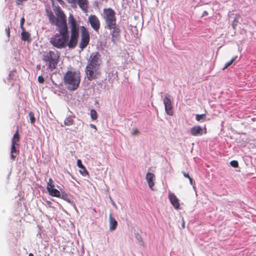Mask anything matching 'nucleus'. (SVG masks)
Instances as JSON below:
<instances>
[{
	"label": "nucleus",
	"mask_w": 256,
	"mask_h": 256,
	"mask_svg": "<svg viewBox=\"0 0 256 256\" xmlns=\"http://www.w3.org/2000/svg\"><path fill=\"white\" fill-rule=\"evenodd\" d=\"M101 63V56L99 52H94L90 54L86 68V74L88 80L98 78Z\"/></svg>",
	"instance_id": "nucleus-1"
},
{
	"label": "nucleus",
	"mask_w": 256,
	"mask_h": 256,
	"mask_svg": "<svg viewBox=\"0 0 256 256\" xmlns=\"http://www.w3.org/2000/svg\"><path fill=\"white\" fill-rule=\"evenodd\" d=\"M102 17L106 23L105 28L115 26L116 24V13L112 8H104Z\"/></svg>",
	"instance_id": "nucleus-2"
},
{
	"label": "nucleus",
	"mask_w": 256,
	"mask_h": 256,
	"mask_svg": "<svg viewBox=\"0 0 256 256\" xmlns=\"http://www.w3.org/2000/svg\"><path fill=\"white\" fill-rule=\"evenodd\" d=\"M43 60L48 62V68L51 70L55 68L58 58V54L52 51H49L43 54Z\"/></svg>",
	"instance_id": "nucleus-3"
},
{
	"label": "nucleus",
	"mask_w": 256,
	"mask_h": 256,
	"mask_svg": "<svg viewBox=\"0 0 256 256\" xmlns=\"http://www.w3.org/2000/svg\"><path fill=\"white\" fill-rule=\"evenodd\" d=\"M60 22H58L56 25L58 28V31L61 36L70 38L68 32V28L66 24V16L62 15L60 16Z\"/></svg>",
	"instance_id": "nucleus-4"
},
{
	"label": "nucleus",
	"mask_w": 256,
	"mask_h": 256,
	"mask_svg": "<svg viewBox=\"0 0 256 256\" xmlns=\"http://www.w3.org/2000/svg\"><path fill=\"white\" fill-rule=\"evenodd\" d=\"M68 39L69 38L64 36H61V37L58 38L55 36L50 38V42L53 46L58 48H61L66 46V44L68 42Z\"/></svg>",
	"instance_id": "nucleus-5"
},
{
	"label": "nucleus",
	"mask_w": 256,
	"mask_h": 256,
	"mask_svg": "<svg viewBox=\"0 0 256 256\" xmlns=\"http://www.w3.org/2000/svg\"><path fill=\"white\" fill-rule=\"evenodd\" d=\"M82 32V38L79 47L83 50L88 44L90 41V34L87 29L84 26H82L80 28Z\"/></svg>",
	"instance_id": "nucleus-6"
},
{
	"label": "nucleus",
	"mask_w": 256,
	"mask_h": 256,
	"mask_svg": "<svg viewBox=\"0 0 256 256\" xmlns=\"http://www.w3.org/2000/svg\"><path fill=\"white\" fill-rule=\"evenodd\" d=\"M68 20L70 28V34H79V26L77 24L72 14H70L68 18Z\"/></svg>",
	"instance_id": "nucleus-7"
},
{
	"label": "nucleus",
	"mask_w": 256,
	"mask_h": 256,
	"mask_svg": "<svg viewBox=\"0 0 256 256\" xmlns=\"http://www.w3.org/2000/svg\"><path fill=\"white\" fill-rule=\"evenodd\" d=\"M64 80H80V73L74 70H68L64 76Z\"/></svg>",
	"instance_id": "nucleus-8"
},
{
	"label": "nucleus",
	"mask_w": 256,
	"mask_h": 256,
	"mask_svg": "<svg viewBox=\"0 0 256 256\" xmlns=\"http://www.w3.org/2000/svg\"><path fill=\"white\" fill-rule=\"evenodd\" d=\"M163 102L166 113L168 115L172 116L174 114V112L172 110V106L170 98V96L166 95L163 100Z\"/></svg>",
	"instance_id": "nucleus-9"
},
{
	"label": "nucleus",
	"mask_w": 256,
	"mask_h": 256,
	"mask_svg": "<svg viewBox=\"0 0 256 256\" xmlns=\"http://www.w3.org/2000/svg\"><path fill=\"white\" fill-rule=\"evenodd\" d=\"M107 29L111 30L110 34L112 36V41L114 42H115L116 41L120 36V29L118 26L116 25V24H115V26H111L106 27Z\"/></svg>",
	"instance_id": "nucleus-10"
},
{
	"label": "nucleus",
	"mask_w": 256,
	"mask_h": 256,
	"mask_svg": "<svg viewBox=\"0 0 256 256\" xmlns=\"http://www.w3.org/2000/svg\"><path fill=\"white\" fill-rule=\"evenodd\" d=\"M56 14L58 17H56V16L52 14V12H50L48 14V18H49L50 22L52 24L56 25L58 22L60 21V16L62 14L64 16H65L64 12L60 9L57 10Z\"/></svg>",
	"instance_id": "nucleus-11"
},
{
	"label": "nucleus",
	"mask_w": 256,
	"mask_h": 256,
	"mask_svg": "<svg viewBox=\"0 0 256 256\" xmlns=\"http://www.w3.org/2000/svg\"><path fill=\"white\" fill-rule=\"evenodd\" d=\"M88 20L92 28L98 32L100 28V22L98 18L95 15H90Z\"/></svg>",
	"instance_id": "nucleus-12"
},
{
	"label": "nucleus",
	"mask_w": 256,
	"mask_h": 256,
	"mask_svg": "<svg viewBox=\"0 0 256 256\" xmlns=\"http://www.w3.org/2000/svg\"><path fill=\"white\" fill-rule=\"evenodd\" d=\"M168 198L170 203L175 209L178 210L180 208L179 200L174 194L172 192H169Z\"/></svg>",
	"instance_id": "nucleus-13"
},
{
	"label": "nucleus",
	"mask_w": 256,
	"mask_h": 256,
	"mask_svg": "<svg viewBox=\"0 0 256 256\" xmlns=\"http://www.w3.org/2000/svg\"><path fill=\"white\" fill-rule=\"evenodd\" d=\"M80 81H64V85L70 90H74L78 88Z\"/></svg>",
	"instance_id": "nucleus-14"
},
{
	"label": "nucleus",
	"mask_w": 256,
	"mask_h": 256,
	"mask_svg": "<svg viewBox=\"0 0 256 256\" xmlns=\"http://www.w3.org/2000/svg\"><path fill=\"white\" fill-rule=\"evenodd\" d=\"M146 180L148 184V185L150 187V188L152 190H154L153 187L154 186V180H156V176L152 172H148L146 175Z\"/></svg>",
	"instance_id": "nucleus-15"
},
{
	"label": "nucleus",
	"mask_w": 256,
	"mask_h": 256,
	"mask_svg": "<svg viewBox=\"0 0 256 256\" xmlns=\"http://www.w3.org/2000/svg\"><path fill=\"white\" fill-rule=\"evenodd\" d=\"M78 36V34H70V41L67 44L70 48H74L76 46Z\"/></svg>",
	"instance_id": "nucleus-16"
},
{
	"label": "nucleus",
	"mask_w": 256,
	"mask_h": 256,
	"mask_svg": "<svg viewBox=\"0 0 256 256\" xmlns=\"http://www.w3.org/2000/svg\"><path fill=\"white\" fill-rule=\"evenodd\" d=\"M190 134L194 136H202L203 134L202 128L200 126H194L190 130Z\"/></svg>",
	"instance_id": "nucleus-17"
},
{
	"label": "nucleus",
	"mask_w": 256,
	"mask_h": 256,
	"mask_svg": "<svg viewBox=\"0 0 256 256\" xmlns=\"http://www.w3.org/2000/svg\"><path fill=\"white\" fill-rule=\"evenodd\" d=\"M77 3L82 10L84 12H87L88 5V0H78Z\"/></svg>",
	"instance_id": "nucleus-18"
},
{
	"label": "nucleus",
	"mask_w": 256,
	"mask_h": 256,
	"mask_svg": "<svg viewBox=\"0 0 256 256\" xmlns=\"http://www.w3.org/2000/svg\"><path fill=\"white\" fill-rule=\"evenodd\" d=\"M110 220V230L111 231L114 230L116 229L118 222L116 219L112 217V214H110L109 216Z\"/></svg>",
	"instance_id": "nucleus-19"
},
{
	"label": "nucleus",
	"mask_w": 256,
	"mask_h": 256,
	"mask_svg": "<svg viewBox=\"0 0 256 256\" xmlns=\"http://www.w3.org/2000/svg\"><path fill=\"white\" fill-rule=\"evenodd\" d=\"M16 145L12 144V148L10 150V159L14 160L16 158L19 154V150H17L16 148Z\"/></svg>",
	"instance_id": "nucleus-20"
},
{
	"label": "nucleus",
	"mask_w": 256,
	"mask_h": 256,
	"mask_svg": "<svg viewBox=\"0 0 256 256\" xmlns=\"http://www.w3.org/2000/svg\"><path fill=\"white\" fill-rule=\"evenodd\" d=\"M76 118L74 115L70 116L67 117L64 121V124L68 126H72L74 124V118Z\"/></svg>",
	"instance_id": "nucleus-21"
},
{
	"label": "nucleus",
	"mask_w": 256,
	"mask_h": 256,
	"mask_svg": "<svg viewBox=\"0 0 256 256\" xmlns=\"http://www.w3.org/2000/svg\"><path fill=\"white\" fill-rule=\"evenodd\" d=\"M20 137L18 134V130H17L15 134L14 135L13 138L12 139V144L17 145V142L20 141Z\"/></svg>",
	"instance_id": "nucleus-22"
},
{
	"label": "nucleus",
	"mask_w": 256,
	"mask_h": 256,
	"mask_svg": "<svg viewBox=\"0 0 256 256\" xmlns=\"http://www.w3.org/2000/svg\"><path fill=\"white\" fill-rule=\"evenodd\" d=\"M48 193L52 196H55L57 198H60V192L56 188L52 189L50 192Z\"/></svg>",
	"instance_id": "nucleus-23"
},
{
	"label": "nucleus",
	"mask_w": 256,
	"mask_h": 256,
	"mask_svg": "<svg viewBox=\"0 0 256 256\" xmlns=\"http://www.w3.org/2000/svg\"><path fill=\"white\" fill-rule=\"evenodd\" d=\"M77 166L78 168L84 170V172L86 175H87L88 176H89V172L86 170V168L84 166V165L82 164V162L80 160H78L77 161Z\"/></svg>",
	"instance_id": "nucleus-24"
},
{
	"label": "nucleus",
	"mask_w": 256,
	"mask_h": 256,
	"mask_svg": "<svg viewBox=\"0 0 256 256\" xmlns=\"http://www.w3.org/2000/svg\"><path fill=\"white\" fill-rule=\"evenodd\" d=\"M21 36L22 39L24 41L28 40L30 36V34L28 32L25 31V30H22L21 34Z\"/></svg>",
	"instance_id": "nucleus-25"
},
{
	"label": "nucleus",
	"mask_w": 256,
	"mask_h": 256,
	"mask_svg": "<svg viewBox=\"0 0 256 256\" xmlns=\"http://www.w3.org/2000/svg\"><path fill=\"white\" fill-rule=\"evenodd\" d=\"M90 117L92 120H96L98 118V114L96 110L92 109L90 112Z\"/></svg>",
	"instance_id": "nucleus-26"
},
{
	"label": "nucleus",
	"mask_w": 256,
	"mask_h": 256,
	"mask_svg": "<svg viewBox=\"0 0 256 256\" xmlns=\"http://www.w3.org/2000/svg\"><path fill=\"white\" fill-rule=\"evenodd\" d=\"M60 198L68 202H70L68 196L65 192H62V194H60Z\"/></svg>",
	"instance_id": "nucleus-27"
},
{
	"label": "nucleus",
	"mask_w": 256,
	"mask_h": 256,
	"mask_svg": "<svg viewBox=\"0 0 256 256\" xmlns=\"http://www.w3.org/2000/svg\"><path fill=\"white\" fill-rule=\"evenodd\" d=\"M206 114H196V119L197 121H200V120H206Z\"/></svg>",
	"instance_id": "nucleus-28"
},
{
	"label": "nucleus",
	"mask_w": 256,
	"mask_h": 256,
	"mask_svg": "<svg viewBox=\"0 0 256 256\" xmlns=\"http://www.w3.org/2000/svg\"><path fill=\"white\" fill-rule=\"evenodd\" d=\"M29 116L31 124H34L36 122V118L34 117V113L32 112H30L28 114Z\"/></svg>",
	"instance_id": "nucleus-29"
},
{
	"label": "nucleus",
	"mask_w": 256,
	"mask_h": 256,
	"mask_svg": "<svg viewBox=\"0 0 256 256\" xmlns=\"http://www.w3.org/2000/svg\"><path fill=\"white\" fill-rule=\"evenodd\" d=\"M236 56H235V57L232 58L230 61L227 62L225 64V66H224L223 70L226 68L228 66H230L232 64V62L236 60Z\"/></svg>",
	"instance_id": "nucleus-30"
},
{
	"label": "nucleus",
	"mask_w": 256,
	"mask_h": 256,
	"mask_svg": "<svg viewBox=\"0 0 256 256\" xmlns=\"http://www.w3.org/2000/svg\"><path fill=\"white\" fill-rule=\"evenodd\" d=\"M68 2L71 4V6L72 8H76L77 4L76 0H66Z\"/></svg>",
	"instance_id": "nucleus-31"
},
{
	"label": "nucleus",
	"mask_w": 256,
	"mask_h": 256,
	"mask_svg": "<svg viewBox=\"0 0 256 256\" xmlns=\"http://www.w3.org/2000/svg\"><path fill=\"white\" fill-rule=\"evenodd\" d=\"M135 237L136 238V239L138 240V241L140 242V243H142V239L140 236V235L136 232V233H135Z\"/></svg>",
	"instance_id": "nucleus-32"
},
{
	"label": "nucleus",
	"mask_w": 256,
	"mask_h": 256,
	"mask_svg": "<svg viewBox=\"0 0 256 256\" xmlns=\"http://www.w3.org/2000/svg\"><path fill=\"white\" fill-rule=\"evenodd\" d=\"M24 21H25V20H24V18H22L20 19V28L22 29V30H24Z\"/></svg>",
	"instance_id": "nucleus-33"
},
{
	"label": "nucleus",
	"mask_w": 256,
	"mask_h": 256,
	"mask_svg": "<svg viewBox=\"0 0 256 256\" xmlns=\"http://www.w3.org/2000/svg\"><path fill=\"white\" fill-rule=\"evenodd\" d=\"M230 165L234 168H238V163L236 160H232L230 162Z\"/></svg>",
	"instance_id": "nucleus-34"
},
{
	"label": "nucleus",
	"mask_w": 256,
	"mask_h": 256,
	"mask_svg": "<svg viewBox=\"0 0 256 256\" xmlns=\"http://www.w3.org/2000/svg\"><path fill=\"white\" fill-rule=\"evenodd\" d=\"M238 22V21L237 20V17H235L232 24V26L234 29H235L236 26H237Z\"/></svg>",
	"instance_id": "nucleus-35"
},
{
	"label": "nucleus",
	"mask_w": 256,
	"mask_h": 256,
	"mask_svg": "<svg viewBox=\"0 0 256 256\" xmlns=\"http://www.w3.org/2000/svg\"><path fill=\"white\" fill-rule=\"evenodd\" d=\"M54 184H47L46 188H47V190H48V192H50V190L52 189H54Z\"/></svg>",
	"instance_id": "nucleus-36"
},
{
	"label": "nucleus",
	"mask_w": 256,
	"mask_h": 256,
	"mask_svg": "<svg viewBox=\"0 0 256 256\" xmlns=\"http://www.w3.org/2000/svg\"><path fill=\"white\" fill-rule=\"evenodd\" d=\"M138 133H139V131L138 130V129H134L132 134V135L135 136V135L138 134Z\"/></svg>",
	"instance_id": "nucleus-37"
},
{
	"label": "nucleus",
	"mask_w": 256,
	"mask_h": 256,
	"mask_svg": "<svg viewBox=\"0 0 256 256\" xmlns=\"http://www.w3.org/2000/svg\"><path fill=\"white\" fill-rule=\"evenodd\" d=\"M182 174L184 177L187 178H190V176L189 174L188 173H186L184 172H182Z\"/></svg>",
	"instance_id": "nucleus-38"
},
{
	"label": "nucleus",
	"mask_w": 256,
	"mask_h": 256,
	"mask_svg": "<svg viewBox=\"0 0 256 256\" xmlns=\"http://www.w3.org/2000/svg\"><path fill=\"white\" fill-rule=\"evenodd\" d=\"M6 30L7 36L8 37H9L10 34V28H6Z\"/></svg>",
	"instance_id": "nucleus-39"
},
{
	"label": "nucleus",
	"mask_w": 256,
	"mask_h": 256,
	"mask_svg": "<svg viewBox=\"0 0 256 256\" xmlns=\"http://www.w3.org/2000/svg\"><path fill=\"white\" fill-rule=\"evenodd\" d=\"M53 184V180L51 178L48 179V184Z\"/></svg>",
	"instance_id": "nucleus-40"
},
{
	"label": "nucleus",
	"mask_w": 256,
	"mask_h": 256,
	"mask_svg": "<svg viewBox=\"0 0 256 256\" xmlns=\"http://www.w3.org/2000/svg\"><path fill=\"white\" fill-rule=\"evenodd\" d=\"M90 126L92 128H94V130H97V128H96V126L94 124H90Z\"/></svg>",
	"instance_id": "nucleus-41"
},
{
	"label": "nucleus",
	"mask_w": 256,
	"mask_h": 256,
	"mask_svg": "<svg viewBox=\"0 0 256 256\" xmlns=\"http://www.w3.org/2000/svg\"><path fill=\"white\" fill-rule=\"evenodd\" d=\"M208 12L206 11H204L202 14V16H208Z\"/></svg>",
	"instance_id": "nucleus-42"
},
{
	"label": "nucleus",
	"mask_w": 256,
	"mask_h": 256,
	"mask_svg": "<svg viewBox=\"0 0 256 256\" xmlns=\"http://www.w3.org/2000/svg\"><path fill=\"white\" fill-rule=\"evenodd\" d=\"M26 0H18V4H21L22 2L26 1Z\"/></svg>",
	"instance_id": "nucleus-43"
},
{
	"label": "nucleus",
	"mask_w": 256,
	"mask_h": 256,
	"mask_svg": "<svg viewBox=\"0 0 256 256\" xmlns=\"http://www.w3.org/2000/svg\"><path fill=\"white\" fill-rule=\"evenodd\" d=\"M80 172L82 174V175H84V176H86L84 172V170H80Z\"/></svg>",
	"instance_id": "nucleus-44"
},
{
	"label": "nucleus",
	"mask_w": 256,
	"mask_h": 256,
	"mask_svg": "<svg viewBox=\"0 0 256 256\" xmlns=\"http://www.w3.org/2000/svg\"><path fill=\"white\" fill-rule=\"evenodd\" d=\"M189 180H190V184H192V185H193V180L192 179V178L190 177V178H188Z\"/></svg>",
	"instance_id": "nucleus-45"
},
{
	"label": "nucleus",
	"mask_w": 256,
	"mask_h": 256,
	"mask_svg": "<svg viewBox=\"0 0 256 256\" xmlns=\"http://www.w3.org/2000/svg\"><path fill=\"white\" fill-rule=\"evenodd\" d=\"M38 80H44L43 77L42 76H40L38 77Z\"/></svg>",
	"instance_id": "nucleus-46"
},
{
	"label": "nucleus",
	"mask_w": 256,
	"mask_h": 256,
	"mask_svg": "<svg viewBox=\"0 0 256 256\" xmlns=\"http://www.w3.org/2000/svg\"><path fill=\"white\" fill-rule=\"evenodd\" d=\"M28 256H34V254L32 253H30L29 254Z\"/></svg>",
	"instance_id": "nucleus-47"
},
{
	"label": "nucleus",
	"mask_w": 256,
	"mask_h": 256,
	"mask_svg": "<svg viewBox=\"0 0 256 256\" xmlns=\"http://www.w3.org/2000/svg\"><path fill=\"white\" fill-rule=\"evenodd\" d=\"M182 226L183 228H184V223H183V224H182Z\"/></svg>",
	"instance_id": "nucleus-48"
},
{
	"label": "nucleus",
	"mask_w": 256,
	"mask_h": 256,
	"mask_svg": "<svg viewBox=\"0 0 256 256\" xmlns=\"http://www.w3.org/2000/svg\"><path fill=\"white\" fill-rule=\"evenodd\" d=\"M38 82H39L40 83H42V82H43L44 81L40 80V81H38Z\"/></svg>",
	"instance_id": "nucleus-49"
},
{
	"label": "nucleus",
	"mask_w": 256,
	"mask_h": 256,
	"mask_svg": "<svg viewBox=\"0 0 256 256\" xmlns=\"http://www.w3.org/2000/svg\"><path fill=\"white\" fill-rule=\"evenodd\" d=\"M205 130H206V131H205V133H206V128H205Z\"/></svg>",
	"instance_id": "nucleus-50"
}]
</instances>
